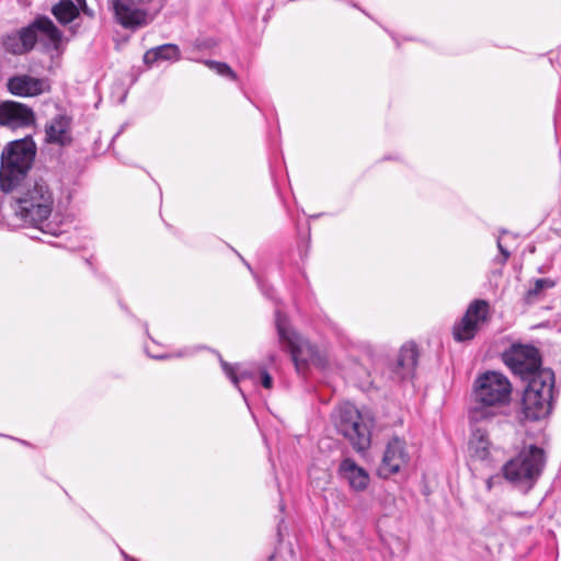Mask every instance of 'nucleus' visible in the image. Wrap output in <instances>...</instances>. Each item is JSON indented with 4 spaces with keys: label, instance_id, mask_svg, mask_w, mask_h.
Listing matches in <instances>:
<instances>
[{
    "label": "nucleus",
    "instance_id": "24",
    "mask_svg": "<svg viewBox=\"0 0 561 561\" xmlns=\"http://www.w3.org/2000/svg\"><path fill=\"white\" fill-rule=\"evenodd\" d=\"M3 46L7 51L14 55L25 54V48L22 45L21 36L18 32L7 35L3 41Z\"/></svg>",
    "mask_w": 561,
    "mask_h": 561
},
{
    "label": "nucleus",
    "instance_id": "1",
    "mask_svg": "<svg viewBox=\"0 0 561 561\" xmlns=\"http://www.w3.org/2000/svg\"><path fill=\"white\" fill-rule=\"evenodd\" d=\"M512 385L508 378L497 371H486L474 381V404L469 410L470 422L478 423L495 415L494 408L510 402Z\"/></svg>",
    "mask_w": 561,
    "mask_h": 561
},
{
    "label": "nucleus",
    "instance_id": "35",
    "mask_svg": "<svg viewBox=\"0 0 561 561\" xmlns=\"http://www.w3.org/2000/svg\"><path fill=\"white\" fill-rule=\"evenodd\" d=\"M274 558H275V554H272V556L270 557V560H268V561H272Z\"/></svg>",
    "mask_w": 561,
    "mask_h": 561
},
{
    "label": "nucleus",
    "instance_id": "4",
    "mask_svg": "<svg viewBox=\"0 0 561 561\" xmlns=\"http://www.w3.org/2000/svg\"><path fill=\"white\" fill-rule=\"evenodd\" d=\"M547 462L546 451L536 445L524 446L516 457L503 466L506 480L530 490L541 476Z\"/></svg>",
    "mask_w": 561,
    "mask_h": 561
},
{
    "label": "nucleus",
    "instance_id": "14",
    "mask_svg": "<svg viewBox=\"0 0 561 561\" xmlns=\"http://www.w3.org/2000/svg\"><path fill=\"white\" fill-rule=\"evenodd\" d=\"M8 91L20 98H32L48 91L47 80L28 75H15L7 81Z\"/></svg>",
    "mask_w": 561,
    "mask_h": 561
},
{
    "label": "nucleus",
    "instance_id": "33",
    "mask_svg": "<svg viewBox=\"0 0 561 561\" xmlns=\"http://www.w3.org/2000/svg\"><path fill=\"white\" fill-rule=\"evenodd\" d=\"M239 256L241 257L243 263L247 265V267L252 272V268H251L250 264L240 254H239Z\"/></svg>",
    "mask_w": 561,
    "mask_h": 561
},
{
    "label": "nucleus",
    "instance_id": "25",
    "mask_svg": "<svg viewBox=\"0 0 561 561\" xmlns=\"http://www.w3.org/2000/svg\"><path fill=\"white\" fill-rule=\"evenodd\" d=\"M204 64L211 70H215L218 75L222 77H228L232 80L237 78L236 72L231 69V67L226 62L215 61V60H204Z\"/></svg>",
    "mask_w": 561,
    "mask_h": 561
},
{
    "label": "nucleus",
    "instance_id": "23",
    "mask_svg": "<svg viewBox=\"0 0 561 561\" xmlns=\"http://www.w3.org/2000/svg\"><path fill=\"white\" fill-rule=\"evenodd\" d=\"M257 285L260 287V290L261 293L270 300H272L273 302H275V311H274V317H275V321H274V324H275V330H276V333L278 335V337L280 339V308L278 307V302H277V298L275 296L276 294V289L271 287L270 285H267L264 280L262 279H257Z\"/></svg>",
    "mask_w": 561,
    "mask_h": 561
},
{
    "label": "nucleus",
    "instance_id": "29",
    "mask_svg": "<svg viewBox=\"0 0 561 561\" xmlns=\"http://www.w3.org/2000/svg\"><path fill=\"white\" fill-rule=\"evenodd\" d=\"M270 461H271V463H272V469H273V471H274V480H275V482H276L277 488L279 489V488H280V484H279V482H278V478H277V474H276L275 463H274V461H273L271 458H270Z\"/></svg>",
    "mask_w": 561,
    "mask_h": 561
},
{
    "label": "nucleus",
    "instance_id": "20",
    "mask_svg": "<svg viewBox=\"0 0 561 561\" xmlns=\"http://www.w3.org/2000/svg\"><path fill=\"white\" fill-rule=\"evenodd\" d=\"M180 57V48L175 44H163L146 51L144 61L146 65H152L158 60H179Z\"/></svg>",
    "mask_w": 561,
    "mask_h": 561
},
{
    "label": "nucleus",
    "instance_id": "17",
    "mask_svg": "<svg viewBox=\"0 0 561 561\" xmlns=\"http://www.w3.org/2000/svg\"><path fill=\"white\" fill-rule=\"evenodd\" d=\"M71 118L66 114H57L54 116L45 127L46 139L49 142L58 144L61 146L71 142L70 134Z\"/></svg>",
    "mask_w": 561,
    "mask_h": 561
},
{
    "label": "nucleus",
    "instance_id": "28",
    "mask_svg": "<svg viewBox=\"0 0 561 561\" xmlns=\"http://www.w3.org/2000/svg\"><path fill=\"white\" fill-rule=\"evenodd\" d=\"M82 11L84 14H87L88 16L92 18L93 16V11L91 9L88 8L87 3H85V0H82Z\"/></svg>",
    "mask_w": 561,
    "mask_h": 561
},
{
    "label": "nucleus",
    "instance_id": "19",
    "mask_svg": "<svg viewBox=\"0 0 561 561\" xmlns=\"http://www.w3.org/2000/svg\"><path fill=\"white\" fill-rule=\"evenodd\" d=\"M556 285L557 282L549 277L535 279L523 296L524 304L529 306L542 300L546 296V291L553 288Z\"/></svg>",
    "mask_w": 561,
    "mask_h": 561
},
{
    "label": "nucleus",
    "instance_id": "16",
    "mask_svg": "<svg viewBox=\"0 0 561 561\" xmlns=\"http://www.w3.org/2000/svg\"><path fill=\"white\" fill-rule=\"evenodd\" d=\"M339 473L341 478L346 480L350 486L356 492L364 491L368 486V472L351 458H345L341 461L339 466Z\"/></svg>",
    "mask_w": 561,
    "mask_h": 561
},
{
    "label": "nucleus",
    "instance_id": "15",
    "mask_svg": "<svg viewBox=\"0 0 561 561\" xmlns=\"http://www.w3.org/2000/svg\"><path fill=\"white\" fill-rule=\"evenodd\" d=\"M419 359V351L414 343L404 344L398 354L396 363L392 365V379L402 381L412 379Z\"/></svg>",
    "mask_w": 561,
    "mask_h": 561
},
{
    "label": "nucleus",
    "instance_id": "18",
    "mask_svg": "<svg viewBox=\"0 0 561 561\" xmlns=\"http://www.w3.org/2000/svg\"><path fill=\"white\" fill-rule=\"evenodd\" d=\"M220 365L227 377L231 380L234 387L238 388L239 392L247 401L244 387L240 386V382L250 380L252 383H255L257 371L253 368H241L239 365L232 366L222 358H220Z\"/></svg>",
    "mask_w": 561,
    "mask_h": 561
},
{
    "label": "nucleus",
    "instance_id": "26",
    "mask_svg": "<svg viewBox=\"0 0 561 561\" xmlns=\"http://www.w3.org/2000/svg\"><path fill=\"white\" fill-rule=\"evenodd\" d=\"M497 249L500 251V255L493 259V263L500 265V270L493 271V274L502 275V267L506 264L511 253L503 247L501 239H497Z\"/></svg>",
    "mask_w": 561,
    "mask_h": 561
},
{
    "label": "nucleus",
    "instance_id": "8",
    "mask_svg": "<svg viewBox=\"0 0 561 561\" xmlns=\"http://www.w3.org/2000/svg\"><path fill=\"white\" fill-rule=\"evenodd\" d=\"M503 363L522 379L536 376L542 367L540 351L531 344L513 343L502 355Z\"/></svg>",
    "mask_w": 561,
    "mask_h": 561
},
{
    "label": "nucleus",
    "instance_id": "2",
    "mask_svg": "<svg viewBox=\"0 0 561 561\" xmlns=\"http://www.w3.org/2000/svg\"><path fill=\"white\" fill-rule=\"evenodd\" d=\"M527 385L522 397V412L529 421H538L551 413L557 394L556 376L551 368L539 370L536 376L524 379Z\"/></svg>",
    "mask_w": 561,
    "mask_h": 561
},
{
    "label": "nucleus",
    "instance_id": "27",
    "mask_svg": "<svg viewBox=\"0 0 561 561\" xmlns=\"http://www.w3.org/2000/svg\"><path fill=\"white\" fill-rule=\"evenodd\" d=\"M261 379H262V386L266 389H271L273 386V379L271 375L265 369H259Z\"/></svg>",
    "mask_w": 561,
    "mask_h": 561
},
{
    "label": "nucleus",
    "instance_id": "13",
    "mask_svg": "<svg viewBox=\"0 0 561 561\" xmlns=\"http://www.w3.org/2000/svg\"><path fill=\"white\" fill-rule=\"evenodd\" d=\"M35 123L33 110L20 102L3 101L0 103V125L12 129L31 127Z\"/></svg>",
    "mask_w": 561,
    "mask_h": 561
},
{
    "label": "nucleus",
    "instance_id": "10",
    "mask_svg": "<svg viewBox=\"0 0 561 561\" xmlns=\"http://www.w3.org/2000/svg\"><path fill=\"white\" fill-rule=\"evenodd\" d=\"M489 302L483 299L473 300L461 320L454 325L453 335L458 342L472 340L479 329V323L488 318Z\"/></svg>",
    "mask_w": 561,
    "mask_h": 561
},
{
    "label": "nucleus",
    "instance_id": "12",
    "mask_svg": "<svg viewBox=\"0 0 561 561\" xmlns=\"http://www.w3.org/2000/svg\"><path fill=\"white\" fill-rule=\"evenodd\" d=\"M25 53L33 49L37 42L38 33L46 36L49 42L58 44L61 41V32L56 27L48 16H38L30 25L21 28L19 32Z\"/></svg>",
    "mask_w": 561,
    "mask_h": 561
},
{
    "label": "nucleus",
    "instance_id": "31",
    "mask_svg": "<svg viewBox=\"0 0 561 561\" xmlns=\"http://www.w3.org/2000/svg\"><path fill=\"white\" fill-rule=\"evenodd\" d=\"M153 358H157V359H167V358H170L171 356L168 355V354H164V355H159V356H152Z\"/></svg>",
    "mask_w": 561,
    "mask_h": 561
},
{
    "label": "nucleus",
    "instance_id": "3",
    "mask_svg": "<svg viewBox=\"0 0 561 561\" xmlns=\"http://www.w3.org/2000/svg\"><path fill=\"white\" fill-rule=\"evenodd\" d=\"M35 157V144L31 138L10 142L2 151L0 188L10 193L19 188Z\"/></svg>",
    "mask_w": 561,
    "mask_h": 561
},
{
    "label": "nucleus",
    "instance_id": "30",
    "mask_svg": "<svg viewBox=\"0 0 561 561\" xmlns=\"http://www.w3.org/2000/svg\"><path fill=\"white\" fill-rule=\"evenodd\" d=\"M123 557L125 558V560L127 561H138L137 559L133 558V557H129L124 550H121Z\"/></svg>",
    "mask_w": 561,
    "mask_h": 561
},
{
    "label": "nucleus",
    "instance_id": "11",
    "mask_svg": "<svg viewBox=\"0 0 561 561\" xmlns=\"http://www.w3.org/2000/svg\"><path fill=\"white\" fill-rule=\"evenodd\" d=\"M410 460L405 448V442L398 436H393L387 443L383 457L378 467V476L383 479L398 473Z\"/></svg>",
    "mask_w": 561,
    "mask_h": 561
},
{
    "label": "nucleus",
    "instance_id": "32",
    "mask_svg": "<svg viewBox=\"0 0 561 561\" xmlns=\"http://www.w3.org/2000/svg\"><path fill=\"white\" fill-rule=\"evenodd\" d=\"M153 0H138V3L140 4H149L151 3Z\"/></svg>",
    "mask_w": 561,
    "mask_h": 561
},
{
    "label": "nucleus",
    "instance_id": "5",
    "mask_svg": "<svg viewBox=\"0 0 561 561\" xmlns=\"http://www.w3.org/2000/svg\"><path fill=\"white\" fill-rule=\"evenodd\" d=\"M336 431L350 440L353 448L364 451L370 446V431L359 411L351 403H344L333 414Z\"/></svg>",
    "mask_w": 561,
    "mask_h": 561
},
{
    "label": "nucleus",
    "instance_id": "7",
    "mask_svg": "<svg viewBox=\"0 0 561 561\" xmlns=\"http://www.w3.org/2000/svg\"><path fill=\"white\" fill-rule=\"evenodd\" d=\"M283 344L286 343L298 374H304L309 364L323 366L324 358L317 347L300 335L283 317Z\"/></svg>",
    "mask_w": 561,
    "mask_h": 561
},
{
    "label": "nucleus",
    "instance_id": "9",
    "mask_svg": "<svg viewBox=\"0 0 561 561\" xmlns=\"http://www.w3.org/2000/svg\"><path fill=\"white\" fill-rule=\"evenodd\" d=\"M140 5L138 0L110 1L116 23L129 31L147 26L152 21L148 10L140 8Z\"/></svg>",
    "mask_w": 561,
    "mask_h": 561
},
{
    "label": "nucleus",
    "instance_id": "21",
    "mask_svg": "<svg viewBox=\"0 0 561 561\" xmlns=\"http://www.w3.org/2000/svg\"><path fill=\"white\" fill-rule=\"evenodd\" d=\"M51 13L60 24H68L79 15V9L72 0H59L51 8Z\"/></svg>",
    "mask_w": 561,
    "mask_h": 561
},
{
    "label": "nucleus",
    "instance_id": "34",
    "mask_svg": "<svg viewBox=\"0 0 561 561\" xmlns=\"http://www.w3.org/2000/svg\"><path fill=\"white\" fill-rule=\"evenodd\" d=\"M276 534L277 536H280V523L276 525Z\"/></svg>",
    "mask_w": 561,
    "mask_h": 561
},
{
    "label": "nucleus",
    "instance_id": "6",
    "mask_svg": "<svg viewBox=\"0 0 561 561\" xmlns=\"http://www.w3.org/2000/svg\"><path fill=\"white\" fill-rule=\"evenodd\" d=\"M22 217L31 224L37 225L46 220L53 209V195L43 181H34L16 197Z\"/></svg>",
    "mask_w": 561,
    "mask_h": 561
},
{
    "label": "nucleus",
    "instance_id": "22",
    "mask_svg": "<svg viewBox=\"0 0 561 561\" xmlns=\"http://www.w3.org/2000/svg\"><path fill=\"white\" fill-rule=\"evenodd\" d=\"M489 446L490 443L485 434L482 433L480 430H477L469 440V450L471 453V456L479 460H484L489 457Z\"/></svg>",
    "mask_w": 561,
    "mask_h": 561
}]
</instances>
